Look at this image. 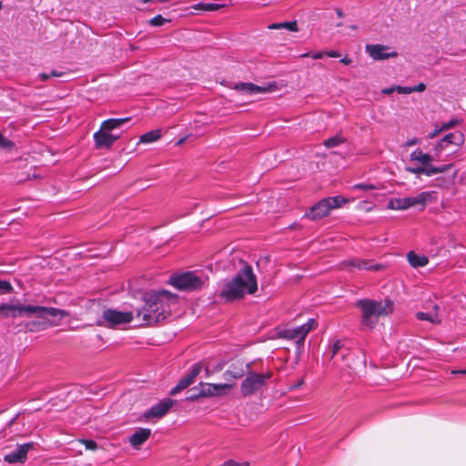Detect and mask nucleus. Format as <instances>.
<instances>
[{
    "instance_id": "41",
    "label": "nucleus",
    "mask_w": 466,
    "mask_h": 466,
    "mask_svg": "<svg viewBox=\"0 0 466 466\" xmlns=\"http://www.w3.org/2000/svg\"><path fill=\"white\" fill-rule=\"evenodd\" d=\"M224 466H242L239 462L234 461H228L224 463Z\"/></svg>"
},
{
    "instance_id": "19",
    "label": "nucleus",
    "mask_w": 466,
    "mask_h": 466,
    "mask_svg": "<svg viewBox=\"0 0 466 466\" xmlns=\"http://www.w3.org/2000/svg\"><path fill=\"white\" fill-rule=\"evenodd\" d=\"M32 448V442L19 445L15 451L6 454L4 458V461L8 463H23L26 461L27 453Z\"/></svg>"
},
{
    "instance_id": "6",
    "label": "nucleus",
    "mask_w": 466,
    "mask_h": 466,
    "mask_svg": "<svg viewBox=\"0 0 466 466\" xmlns=\"http://www.w3.org/2000/svg\"><path fill=\"white\" fill-rule=\"evenodd\" d=\"M207 279V278L198 276L195 272L187 271L172 275L169 278L168 283L178 290L191 292L201 289L205 286Z\"/></svg>"
},
{
    "instance_id": "17",
    "label": "nucleus",
    "mask_w": 466,
    "mask_h": 466,
    "mask_svg": "<svg viewBox=\"0 0 466 466\" xmlns=\"http://www.w3.org/2000/svg\"><path fill=\"white\" fill-rule=\"evenodd\" d=\"M202 365L200 363H195L191 367L190 371L178 381L177 386H175L170 390V394L176 395L177 393L180 392L181 390H185L189 385H191L194 382L197 376L200 373Z\"/></svg>"
},
{
    "instance_id": "15",
    "label": "nucleus",
    "mask_w": 466,
    "mask_h": 466,
    "mask_svg": "<svg viewBox=\"0 0 466 466\" xmlns=\"http://www.w3.org/2000/svg\"><path fill=\"white\" fill-rule=\"evenodd\" d=\"M231 388L232 385L228 383L215 384L201 382L198 396H202V398L223 396L226 395L228 390Z\"/></svg>"
},
{
    "instance_id": "29",
    "label": "nucleus",
    "mask_w": 466,
    "mask_h": 466,
    "mask_svg": "<svg viewBox=\"0 0 466 466\" xmlns=\"http://www.w3.org/2000/svg\"><path fill=\"white\" fill-rule=\"evenodd\" d=\"M452 167V164L441 165L439 167L429 166L430 177L440 173H444Z\"/></svg>"
},
{
    "instance_id": "9",
    "label": "nucleus",
    "mask_w": 466,
    "mask_h": 466,
    "mask_svg": "<svg viewBox=\"0 0 466 466\" xmlns=\"http://www.w3.org/2000/svg\"><path fill=\"white\" fill-rule=\"evenodd\" d=\"M136 318V314L132 311H118L112 309H106L103 311L101 319L97 321L98 325L115 328L117 325L130 323L133 319Z\"/></svg>"
},
{
    "instance_id": "55",
    "label": "nucleus",
    "mask_w": 466,
    "mask_h": 466,
    "mask_svg": "<svg viewBox=\"0 0 466 466\" xmlns=\"http://www.w3.org/2000/svg\"><path fill=\"white\" fill-rule=\"evenodd\" d=\"M141 1H142V2H144V3H147V2H149L150 0H141Z\"/></svg>"
},
{
    "instance_id": "2",
    "label": "nucleus",
    "mask_w": 466,
    "mask_h": 466,
    "mask_svg": "<svg viewBox=\"0 0 466 466\" xmlns=\"http://www.w3.org/2000/svg\"><path fill=\"white\" fill-rule=\"evenodd\" d=\"M258 290L257 278L251 266L244 262V267L230 279L225 282L219 296L227 301L252 295Z\"/></svg>"
},
{
    "instance_id": "51",
    "label": "nucleus",
    "mask_w": 466,
    "mask_h": 466,
    "mask_svg": "<svg viewBox=\"0 0 466 466\" xmlns=\"http://www.w3.org/2000/svg\"><path fill=\"white\" fill-rule=\"evenodd\" d=\"M336 13H337L339 17H343V13H342V11L340 9H337Z\"/></svg>"
},
{
    "instance_id": "48",
    "label": "nucleus",
    "mask_w": 466,
    "mask_h": 466,
    "mask_svg": "<svg viewBox=\"0 0 466 466\" xmlns=\"http://www.w3.org/2000/svg\"><path fill=\"white\" fill-rule=\"evenodd\" d=\"M340 62L344 65H349L351 63V59H350L349 57L345 56L343 58L340 59Z\"/></svg>"
},
{
    "instance_id": "18",
    "label": "nucleus",
    "mask_w": 466,
    "mask_h": 466,
    "mask_svg": "<svg viewBox=\"0 0 466 466\" xmlns=\"http://www.w3.org/2000/svg\"><path fill=\"white\" fill-rule=\"evenodd\" d=\"M174 400L171 399H164L153 405L147 411L145 412L147 419L157 418L160 419L164 417L170 408L173 406Z\"/></svg>"
},
{
    "instance_id": "27",
    "label": "nucleus",
    "mask_w": 466,
    "mask_h": 466,
    "mask_svg": "<svg viewBox=\"0 0 466 466\" xmlns=\"http://www.w3.org/2000/svg\"><path fill=\"white\" fill-rule=\"evenodd\" d=\"M222 6V5L215 3H198L194 8L204 11H217L219 10Z\"/></svg>"
},
{
    "instance_id": "47",
    "label": "nucleus",
    "mask_w": 466,
    "mask_h": 466,
    "mask_svg": "<svg viewBox=\"0 0 466 466\" xmlns=\"http://www.w3.org/2000/svg\"><path fill=\"white\" fill-rule=\"evenodd\" d=\"M452 374H461L466 375V369L465 370H454L451 371Z\"/></svg>"
},
{
    "instance_id": "42",
    "label": "nucleus",
    "mask_w": 466,
    "mask_h": 466,
    "mask_svg": "<svg viewBox=\"0 0 466 466\" xmlns=\"http://www.w3.org/2000/svg\"><path fill=\"white\" fill-rule=\"evenodd\" d=\"M39 77L42 81H46L48 80L51 76H50V74H47V73H41L39 74Z\"/></svg>"
},
{
    "instance_id": "32",
    "label": "nucleus",
    "mask_w": 466,
    "mask_h": 466,
    "mask_svg": "<svg viewBox=\"0 0 466 466\" xmlns=\"http://www.w3.org/2000/svg\"><path fill=\"white\" fill-rule=\"evenodd\" d=\"M167 22H168V20L163 17L161 15H158L149 20V24L152 26H161Z\"/></svg>"
},
{
    "instance_id": "13",
    "label": "nucleus",
    "mask_w": 466,
    "mask_h": 466,
    "mask_svg": "<svg viewBox=\"0 0 466 466\" xmlns=\"http://www.w3.org/2000/svg\"><path fill=\"white\" fill-rule=\"evenodd\" d=\"M464 142V136L461 131H455L447 134L435 146V157L440 159L442 151L449 149L450 147H458Z\"/></svg>"
},
{
    "instance_id": "31",
    "label": "nucleus",
    "mask_w": 466,
    "mask_h": 466,
    "mask_svg": "<svg viewBox=\"0 0 466 466\" xmlns=\"http://www.w3.org/2000/svg\"><path fill=\"white\" fill-rule=\"evenodd\" d=\"M13 291V287L8 280L0 279V295L9 294Z\"/></svg>"
},
{
    "instance_id": "37",
    "label": "nucleus",
    "mask_w": 466,
    "mask_h": 466,
    "mask_svg": "<svg viewBox=\"0 0 466 466\" xmlns=\"http://www.w3.org/2000/svg\"><path fill=\"white\" fill-rule=\"evenodd\" d=\"M325 53L324 52H316V53H304L302 55H300V57H308V56H310L312 57L313 59H321L323 56H324Z\"/></svg>"
},
{
    "instance_id": "34",
    "label": "nucleus",
    "mask_w": 466,
    "mask_h": 466,
    "mask_svg": "<svg viewBox=\"0 0 466 466\" xmlns=\"http://www.w3.org/2000/svg\"><path fill=\"white\" fill-rule=\"evenodd\" d=\"M79 441L83 443L87 450L96 451L97 449V443L93 440L82 439Z\"/></svg>"
},
{
    "instance_id": "20",
    "label": "nucleus",
    "mask_w": 466,
    "mask_h": 466,
    "mask_svg": "<svg viewBox=\"0 0 466 466\" xmlns=\"http://www.w3.org/2000/svg\"><path fill=\"white\" fill-rule=\"evenodd\" d=\"M151 435V430L147 428H139L129 438V442L132 447L139 448L145 443Z\"/></svg>"
},
{
    "instance_id": "36",
    "label": "nucleus",
    "mask_w": 466,
    "mask_h": 466,
    "mask_svg": "<svg viewBox=\"0 0 466 466\" xmlns=\"http://www.w3.org/2000/svg\"><path fill=\"white\" fill-rule=\"evenodd\" d=\"M353 189H362V190H365V191H368V190H373L376 188V187L372 184H364V183H361V184H356L352 187Z\"/></svg>"
},
{
    "instance_id": "50",
    "label": "nucleus",
    "mask_w": 466,
    "mask_h": 466,
    "mask_svg": "<svg viewBox=\"0 0 466 466\" xmlns=\"http://www.w3.org/2000/svg\"><path fill=\"white\" fill-rule=\"evenodd\" d=\"M201 397L202 396H198V393H196V394H193V395L187 397V399L190 400H198V398H201Z\"/></svg>"
},
{
    "instance_id": "14",
    "label": "nucleus",
    "mask_w": 466,
    "mask_h": 466,
    "mask_svg": "<svg viewBox=\"0 0 466 466\" xmlns=\"http://www.w3.org/2000/svg\"><path fill=\"white\" fill-rule=\"evenodd\" d=\"M234 89L249 96L257 94H265L275 91L277 89V83L271 82L266 86H258L249 82L238 83L235 85Z\"/></svg>"
},
{
    "instance_id": "52",
    "label": "nucleus",
    "mask_w": 466,
    "mask_h": 466,
    "mask_svg": "<svg viewBox=\"0 0 466 466\" xmlns=\"http://www.w3.org/2000/svg\"><path fill=\"white\" fill-rule=\"evenodd\" d=\"M302 384H303V380H300L299 382H298V384L295 386V388H299V387H300Z\"/></svg>"
},
{
    "instance_id": "26",
    "label": "nucleus",
    "mask_w": 466,
    "mask_h": 466,
    "mask_svg": "<svg viewBox=\"0 0 466 466\" xmlns=\"http://www.w3.org/2000/svg\"><path fill=\"white\" fill-rule=\"evenodd\" d=\"M343 342L341 340H336L332 347H331V353H332V358H335L337 356H339V352L341 351V359H344L345 356L347 355L349 350L348 349H345L343 350Z\"/></svg>"
},
{
    "instance_id": "30",
    "label": "nucleus",
    "mask_w": 466,
    "mask_h": 466,
    "mask_svg": "<svg viewBox=\"0 0 466 466\" xmlns=\"http://www.w3.org/2000/svg\"><path fill=\"white\" fill-rule=\"evenodd\" d=\"M406 171L411 173V174H416V175H426L428 177H430V170H429V166L427 167H406Z\"/></svg>"
},
{
    "instance_id": "53",
    "label": "nucleus",
    "mask_w": 466,
    "mask_h": 466,
    "mask_svg": "<svg viewBox=\"0 0 466 466\" xmlns=\"http://www.w3.org/2000/svg\"><path fill=\"white\" fill-rule=\"evenodd\" d=\"M206 373H207V376H209V374H210L209 369L208 367L206 368Z\"/></svg>"
},
{
    "instance_id": "3",
    "label": "nucleus",
    "mask_w": 466,
    "mask_h": 466,
    "mask_svg": "<svg viewBox=\"0 0 466 466\" xmlns=\"http://www.w3.org/2000/svg\"><path fill=\"white\" fill-rule=\"evenodd\" d=\"M356 306L361 310V325L372 329L380 317L388 316L393 311V302L390 299H360Z\"/></svg>"
},
{
    "instance_id": "12",
    "label": "nucleus",
    "mask_w": 466,
    "mask_h": 466,
    "mask_svg": "<svg viewBox=\"0 0 466 466\" xmlns=\"http://www.w3.org/2000/svg\"><path fill=\"white\" fill-rule=\"evenodd\" d=\"M340 268L342 269L357 268L359 270L380 271L384 268V266L382 264L376 263L372 259L353 258L342 261Z\"/></svg>"
},
{
    "instance_id": "23",
    "label": "nucleus",
    "mask_w": 466,
    "mask_h": 466,
    "mask_svg": "<svg viewBox=\"0 0 466 466\" xmlns=\"http://www.w3.org/2000/svg\"><path fill=\"white\" fill-rule=\"evenodd\" d=\"M409 263L413 268L424 267L429 263V258L426 256H420L414 251H410L407 255Z\"/></svg>"
},
{
    "instance_id": "8",
    "label": "nucleus",
    "mask_w": 466,
    "mask_h": 466,
    "mask_svg": "<svg viewBox=\"0 0 466 466\" xmlns=\"http://www.w3.org/2000/svg\"><path fill=\"white\" fill-rule=\"evenodd\" d=\"M347 202L348 200L340 196L326 198L312 206L306 216L311 220L320 219L328 216L332 209Z\"/></svg>"
},
{
    "instance_id": "44",
    "label": "nucleus",
    "mask_w": 466,
    "mask_h": 466,
    "mask_svg": "<svg viewBox=\"0 0 466 466\" xmlns=\"http://www.w3.org/2000/svg\"><path fill=\"white\" fill-rule=\"evenodd\" d=\"M329 57H339V54L337 51H329L325 53Z\"/></svg>"
},
{
    "instance_id": "56",
    "label": "nucleus",
    "mask_w": 466,
    "mask_h": 466,
    "mask_svg": "<svg viewBox=\"0 0 466 466\" xmlns=\"http://www.w3.org/2000/svg\"><path fill=\"white\" fill-rule=\"evenodd\" d=\"M2 8V3L0 2V9Z\"/></svg>"
},
{
    "instance_id": "11",
    "label": "nucleus",
    "mask_w": 466,
    "mask_h": 466,
    "mask_svg": "<svg viewBox=\"0 0 466 466\" xmlns=\"http://www.w3.org/2000/svg\"><path fill=\"white\" fill-rule=\"evenodd\" d=\"M316 324L314 319H309L301 326L279 331V336L286 339H293L299 346L304 343L306 337L315 328Z\"/></svg>"
},
{
    "instance_id": "39",
    "label": "nucleus",
    "mask_w": 466,
    "mask_h": 466,
    "mask_svg": "<svg viewBox=\"0 0 466 466\" xmlns=\"http://www.w3.org/2000/svg\"><path fill=\"white\" fill-rule=\"evenodd\" d=\"M396 91L400 94H410L412 93V86H397Z\"/></svg>"
},
{
    "instance_id": "22",
    "label": "nucleus",
    "mask_w": 466,
    "mask_h": 466,
    "mask_svg": "<svg viewBox=\"0 0 466 466\" xmlns=\"http://www.w3.org/2000/svg\"><path fill=\"white\" fill-rule=\"evenodd\" d=\"M433 309H434L433 312H418L416 314V317L420 320H427L433 324H439L441 321L438 315L439 306L437 304H435L433 306Z\"/></svg>"
},
{
    "instance_id": "10",
    "label": "nucleus",
    "mask_w": 466,
    "mask_h": 466,
    "mask_svg": "<svg viewBox=\"0 0 466 466\" xmlns=\"http://www.w3.org/2000/svg\"><path fill=\"white\" fill-rule=\"evenodd\" d=\"M432 195L430 192H420L416 196L397 198L390 202V206L393 209H407L412 207L424 208L428 202H431Z\"/></svg>"
},
{
    "instance_id": "35",
    "label": "nucleus",
    "mask_w": 466,
    "mask_h": 466,
    "mask_svg": "<svg viewBox=\"0 0 466 466\" xmlns=\"http://www.w3.org/2000/svg\"><path fill=\"white\" fill-rule=\"evenodd\" d=\"M14 147V143L0 134V147L1 148H11Z\"/></svg>"
},
{
    "instance_id": "43",
    "label": "nucleus",
    "mask_w": 466,
    "mask_h": 466,
    "mask_svg": "<svg viewBox=\"0 0 466 466\" xmlns=\"http://www.w3.org/2000/svg\"><path fill=\"white\" fill-rule=\"evenodd\" d=\"M395 90H396V86L395 87L384 88V89H382V93L386 94V95H390V94L393 93Z\"/></svg>"
},
{
    "instance_id": "28",
    "label": "nucleus",
    "mask_w": 466,
    "mask_h": 466,
    "mask_svg": "<svg viewBox=\"0 0 466 466\" xmlns=\"http://www.w3.org/2000/svg\"><path fill=\"white\" fill-rule=\"evenodd\" d=\"M344 142H345V139L343 137H341L340 136L337 135L335 137H329V139H326L323 142V145L326 147L330 148V147H338V146L343 144Z\"/></svg>"
},
{
    "instance_id": "1",
    "label": "nucleus",
    "mask_w": 466,
    "mask_h": 466,
    "mask_svg": "<svg viewBox=\"0 0 466 466\" xmlns=\"http://www.w3.org/2000/svg\"><path fill=\"white\" fill-rule=\"evenodd\" d=\"M144 306L136 311L141 325L152 326L169 319L178 307V296L167 290L147 292L143 297Z\"/></svg>"
},
{
    "instance_id": "24",
    "label": "nucleus",
    "mask_w": 466,
    "mask_h": 466,
    "mask_svg": "<svg viewBox=\"0 0 466 466\" xmlns=\"http://www.w3.org/2000/svg\"><path fill=\"white\" fill-rule=\"evenodd\" d=\"M161 137V130L155 129L143 134L139 138V143H152L157 141Z\"/></svg>"
},
{
    "instance_id": "45",
    "label": "nucleus",
    "mask_w": 466,
    "mask_h": 466,
    "mask_svg": "<svg viewBox=\"0 0 466 466\" xmlns=\"http://www.w3.org/2000/svg\"><path fill=\"white\" fill-rule=\"evenodd\" d=\"M63 75V72H58L56 70H52L50 73V76H62Z\"/></svg>"
},
{
    "instance_id": "5",
    "label": "nucleus",
    "mask_w": 466,
    "mask_h": 466,
    "mask_svg": "<svg viewBox=\"0 0 466 466\" xmlns=\"http://www.w3.org/2000/svg\"><path fill=\"white\" fill-rule=\"evenodd\" d=\"M130 117L108 118L101 123L99 130L94 133V141L96 148L109 149L119 139L120 134L116 131L128 122Z\"/></svg>"
},
{
    "instance_id": "38",
    "label": "nucleus",
    "mask_w": 466,
    "mask_h": 466,
    "mask_svg": "<svg viewBox=\"0 0 466 466\" xmlns=\"http://www.w3.org/2000/svg\"><path fill=\"white\" fill-rule=\"evenodd\" d=\"M458 121L456 119H451L447 123L442 124V126L440 127V130H447L450 128H452L454 126H456Z\"/></svg>"
},
{
    "instance_id": "54",
    "label": "nucleus",
    "mask_w": 466,
    "mask_h": 466,
    "mask_svg": "<svg viewBox=\"0 0 466 466\" xmlns=\"http://www.w3.org/2000/svg\"><path fill=\"white\" fill-rule=\"evenodd\" d=\"M5 312H8V311L7 310H0V314L2 313L4 317H5Z\"/></svg>"
},
{
    "instance_id": "4",
    "label": "nucleus",
    "mask_w": 466,
    "mask_h": 466,
    "mask_svg": "<svg viewBox=\"0 0 466 466\" xmlns=\"http://www.w3.org/2000/svg\"><path fill=\"white\" fill-rule=\"evenodd\" d=\"M0 310H7L8 312L5 313V317H36L40 319H46L47 317L57 318L58 319H62L63 318L68 316L69 314L64 309H56V308H47L43 306H33V305H12L3 303L0 304Z\"/></svg>"
},
{
    "instance_id": "7",
    "label": "nucleus",
    "mask_w": 466,
    "mask_h": 466,
    "mask_svg": "<svg viewBox=\"0 0 466 466\" xmlns=\"http://www.w3.org/2000/svg\"><path fill=\"white\" fill-rule=\"evenodd\" d=\"M272 372L257 373L249 371L240 385V392L243 397L254 395L266 387L267 381L271 379Z\"/></svg>"
},
{
    "instance_id": "33",
    "label": "nucleus",
    "mask_w": 466,
    "mask_h": 466,
    "mask_svg": "<svg viewBox=\"0 0 466 466\" xmlns=\"http://www.w3.org/2000/svg\"><path fill=\"white\" fill-rule=\"evenodd\" d=\"M243 375H244V372L241 370H228L224 372V377L226 379H228V378L239 379V378L243 377Z\"/></svg>"
},
{
    "instance_id": "25",
    "label": "nucleus",
    "mask_w": 466,
    "mask_h": 466,
    "mask_svg": "<svg viewBox=\"0 0 466 466\" xmlns=\"http://www.w3.org/2000/svg\"><path fill=\"white\" fill-rule=\"evenodd\" d=\"M268 28L269 29L286 28L292 32H297L299 30L297 21L271 24L270 25H268Z\"/></svg>"
},
{
    "instance_id": "16",
    "label": "nucleus",
    "mask_w": 466,
    "mask_h": 466,
    "mask_svg": "<svg viewBox=\"0 0 466 466\" xmlns=\"http://www.w3.org/2000/svg\"><path fill=\"white\" fill-rule=\"evenodd\" d=\"M365 50L374 60H385L398 56L396 51H390V48L389 46L380 44H368L365 46Z\"/></svg>"
},
{
    "instance_id": "40",
    "label": "nucleus",
    "mask_w": 466,
    "mask_h": 466,
    "mask_svg": "<svg viewBox=\"0 0 466 466\" xmlns=\"http://www.w3.org/2000/svg\"><path fill=\"white\" fill-rule=\"evenodd\" d=\"M426 89V86L424 83H420L415 86H412V93L413 92H422Z\"/></svg>"
},
{
    "instance_id": "49",
    "label": "nucleus",
    "mask_w": 466,
    "mask_h": 466,
    "mask_svg": "<svg viewBox=\"0 0 466 466\" xmlns=\"http://www.w3.org/2000/svg\"><path fill=\"white\" fill-rule=\"evenodd\" d=\"M441 131H442V130H440V128H439V129H436V130H434L432 133H431V134L429 135V137H430V138H433L434 137H436V136H437L440 132H441Z\"/></svg>"
},
{
    "instance_id": "46",
    "label": "nucleus",
    "mask_w": 466,
    "mask_h": 466,
    "mask_svg": "<svg viewBox=\"0 0 466 466\" xmlns=\"http://www.w3.org/2000/svg\"><path fill=\"white\" fill-rule=\"evenodd\" d=\"M418 143V139L416 138H413V139H410L406 142V146L407 147H410V146H413V145H416Z\"/></svg>"
},
{
    "instance_id": "21",
    "label": "nucleus",
    "mask_w": 466,
    "mask_h": 466,
    "mask_svg": "<svg viewBox=\"0 0 466 466\" xmlns=\"http://www.w3.org/2000/svg\"><path fill=\"white\" fill-rule=\"evenodd\" d=\"M410 161H415L420 163L423 167L431 166V162L434 159H438L435 157V154L433 156L422 152L420 149H416L412 151L410 155Z\"/></svg>"
}]
</instances>
